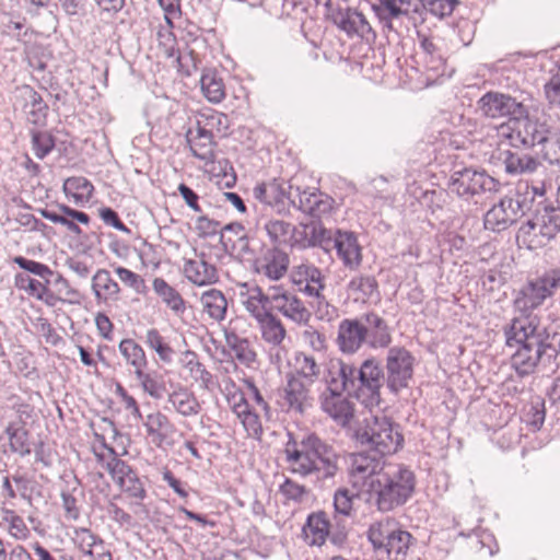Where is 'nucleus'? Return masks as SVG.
<instances>
[{
  "label": "nucleus",
  "instance_id": "40",
  "mask_svg": "<svg viewBox=\"0 0 560 560\" xmlns=\"http://www.w3.org/2000/svg\"><path fill=\"white\" fill-rule=\"evenodd\" d=\"M180 362L185 369L190 371V373H199V380L202 382V387L209 389L210 385L212 384L213 375L206 369L202 363L198 361V354L195 351H184ZM196 380H198V377H196Z\"/></svg>",
  "mask_w": 560,
  "mask_h": 560
},
{
  "label": "nucleus",
  "instance_id": "10",
  "mask_svg": "<svg viewBox=\"0 0 560 560\" xmlns=\"http://www.w3.org/2000/svg\"><path fill=\"white\" fill-rule=\"evenodd\" d=\"M513 295L512 306L515 312L520 313V316L512 319L522 322L536 317L537 315H534L533 312L542 306L548 299L537 278L527 279L518 290L513 291Z\"/></svg>",
  "mask_w": 560,
  "mask_h": 560
},
{
  "label": "nucleus",
  "instance_id": "39",
  "mask_svg": "<svg viewBox=\"0 0 560 560\" xmlns=\"http://www.w3.org/2000/svg\"><path fill=\"white\" fill-rule=\"evenodd\" d=\"M448 194L444 189H431L429 194H425L420 206L435 220H440V213L443 211L447 203Z\"/></svg>",
  "mask_w": 560,
  "mask_h": 560
},
{
  "label": "nucleus",
  "instance_id": "42",
  "mask_svg": "<svg viewBox=\"0 0 560 560\" xmlns=\"http://www.w3.org/2000/svg\"><path fill=\"white\" fill-rule=\"evenodd\" d=\"M544 211L546 220L540 226V234L550 241L560 232V207H553L551 203L544 205Z\"/></svg>",
  "mask_w": 560,
  "mask_h": 560
},
{
  "label": "nucleus",
  "instance_id": "47",
  "mask_svg": "<svg viewBox=\"0 0 560 560\" xmlns=\"http://www.w3.org/2000/svg\"><path fill=\"white\" fill-rule=\"evenodd\" d=\"M18 221L23 226H30V230L33 232H40L42 235L49 241L57 234L52 226L37 219L34 214L21 213Z\"/></svg>",
  "mask_w": 560,
  "mask_h": 560
},
{
  "label": "nucleus",
  "instance_id": "38",
  "mask_svg": "<svg viewBox=\"0 0 560 560\" xmlns=\"http://www.w3.org/2000/svg\"><path fill=\"white\" fill-rule=\"evenodd\" d=\"M293 226L283 220H269L265 223L266 233L272 243V246L281 247L288 245V235L292 234Z\"/></svg>",
  "mask_w": 560,
  "mask_h": 560
},
{
  "label": "nucleus",
  "instance_id": "44",
  "mask_svg": "<svg viewBox=\"0 0 560 560\" xmlns=\"http://www.w3.org/2000/svg\"><path fill=\"white\" fill-rule=\"evenodd\" d=\"M526 327L534 326L536 332L535 337H541L549 342L559 343L560 339V320H555L549 325L540 326V319L538 316L533 317L523 322Z\"/></svg>",
  "mask_w": 560,
  "mask_h": 560
},
{
  "label": "nucleus",
  "instance_id": "56",
  "mask_svg": "<svg viewBox=\"0 0 560 560\" xmlns=\"http://www.w3.org/2000/svg\"><path fill=\"white\" fill-rule=\"evenodd\" d=\"M316 189L317 188H313V190L310 191V188H306L302 191L301 188L299 186H296L294 189L295 190V194H294L295 207L294 208H296L298 210L302 211L303 213H305L306 215L310 217L314 198H316Z\"/></svg>",
  "mask_w": 560,
  "mask_h": 560
},
{
  "label": "nucleus",
  "instance_id": "29",
  "mask_svg": "<svg viewBox=\"0 0 560 560\" xmlns=\"http://www.w3.org/2000/svg\"><path fill=\"white\" fill-rule=\"evenodd\" d=\"M119 352L126 361L135 368V375H139L148 366V360L143 348L133 339H122L118 345Z\"/></svg>",
  "mask_w": 560,
  "mask_h": 560
},
{
  "label": "nucleus",
  "instance_id": "4",
  "mask_svg": "<svg viewBox=\"0 0 560 560\" xmlns=\"http://www.w3.org/2000/svg\"><path fill=\"white\" fill-rule=\"evenodd\" d=\"M365 536L373 552L385 553L387 560H406L411 542L416 540L410 532L390 518L371 523Z\"/></svg>",
  "mask_w": 560,
  "mask_h": 560
},
{
  "label": "nucleus",
  "instance_id": "21",
  "mask_svg": "<svg viewBox=\"0 0 560 560\" xmlns=\"http://www.w3.org/2000/svg\"><path fill=\"white\" fill-rule=\"evenodd\" d=\"M264 259L266 264L262 265L264 275L271 281H279L282 279L290 265L289 254L281 247L272 246L268 248Z\"/></svg>",
  "mask_w": 560,
  "mask_h": 560
},
{
  "label": "nucleus",
  "instance_id": "31",
  "mask_svg": "<svg viewBox=\"0 0 560 560\" xmlns=\"http://www.w3.org/2000/svg\"><path fill=\"white\" fill-rule=\"evenodd\" d=\"M540 165L537 158L528 154H518L505 151L504 167L510 175L532 173Z\"/></svg>",
  "mask_w": 560,
  "mask_h": 560
},
{
  "label": "nucleus",
  "instance_id": "9",
  "mask_svg": "<svg viewBox=\"0 0 560 560\" xmlns=\"http://www.w3.org/2000/svg\"><path fill=\"white\" fill-rule=\"evenodd\" d=\"M478 107L487 117H509L510 122L527 117V107L509 94L489 91L478 101Z\"/></svg>",
  "mask_w": 560,
  "mask_h": 560
},
{
  "label": "nucleus",
  "instance_id": "27",
  "mask_svg": "<svg viewBox=\"0 0 560 560\" xmlns=\"http://www.w3.org/2000/svg\"><path fill=\"white\" fill-rule=\"evenodd\" d=\"M299 225L304 230H311V245L313 247H320L325 252L331 249L335 241L331 231L325 228L322 219L301 221Z\"/></svg>",
  "mask_w": 560,
  "mask_h": 560
},
{
  "label": "nucleus",
  "instance_id": "48",
  "mask_svg": "<svg viewBox=\"0 0 560 560\" xmlns=\"http://www.w3.org/2000/svg\"><path fill=\"white\" fill-rule=\"evenodd\" d=\"M541 284L548 299L552 298L560 289V267L546 269L540 276L536 277Z\"/></svg>",
  "mask_w": 560,
  "mask_h": 560
},
{
  "label": "nucleus",
  "instance_id": "61",
  "mask_svg": "<svg viewBox=\"0 0 560 560\" xmlns=\"http://www.w3.org/2000/svg\"><path fill=\"white\" fill-rule=\"evenodd\" d=\"M478 538V542L481 548H487L490 556H494L499 552V544L492 532L487 528H476L472 530Z\"/></svg>",
  "mask_w": 560,
  "mask_h": 560
},
{
  "label": "nucleus",
  "instance_id": "58",
  "mask_svg": "<svg viewBox=\"0 0 560 560\" xmlns=\"http://www.w3.org/2000/svg\"><path fill=\"white\" fill-rule=\"evenodd\" d=\"M49 280L45 279V282L35 288L34 291H30L28 294L36 298L38 301L44 302L48 306H55L58 301L66 303V300L56 295L50 289H49Z\"/></svg>",
  "mask_w": 560,
  "mask_h": 560
},
{
  "label": "nucleus",
  "instance_id": "16",
  "mask_svg": "<svg viewBox=\"0 0 560 560\" xmlns=\"http://www.w3.org/2000/svg\"><path fill=\"white\" fill-rule=\"evenodd\" d=\"M511 199L504 194L483 215V228L488 231L500 233L513 225L511 220Z\"/></svg>",
  "mask_w": 560,
  "mask_h": 560
},
{
  "label": "nucleus",
  "instance_id": "11",
  "mask_svg": "<svg viewBox=\"0 0 560 560\" xmlns=\"http://www.w3.org/2000/svg\"><path fill=\"white\" fill-rule=\"evenodd\" d=\"M319 442L320 438L316 432H308L300 441L301 450L287 451V462L292 464L300 463L296 471L302 476L319 472L320 468L317 464Z\"/></svg>",
  "mask_w": 560,
  "mask_h": 560
},
{
  "label": "nucleus",
  "instance_id": "30",
  "mask_svg": "<svg viewBox=\"0 0 560 560\" xmlns=\"http://www.w3.org/2000/svg\"><path fill=\"white\" fill-rule=\"evenodd\" d=\"M546 400L536 396L524 407L522 421L533 431L541 429L546 419Z\"/></svg>",
  "mask_w": 560,
  "mask_h": 560
},
{
  "label": "nucleus",
  "instance_id": "7",
  "mask_svg": "<svg viewBox=\"0 0 560 560\" xmlns=\"http://www.w3.org/2000/svg\"><path fill=\"white\" fill-rule=\"evenodd\" d=\"M384 371L381 362L369 357L362 361L358 369L359 387L353 390V397L366 407L378 406L381 398L382 380Z\"/></svg>",
  "mask_w": 560,
  "mask_h": 560
},
{
  "label": "nucleus",
  "instance_id": "60",
  "mask_svg": "<svg viewBox=\"0 0 560 560\" xmlns=\"http://www.w3.org/2000/svg\"><path fill=\"white\" fill-rule=\"evenodd\" d=\"M432 7L430 8V14L433 16L443 20L455 11V9L460 4L459 0H431Z\"/></svg>",
  "mask_w": 560,
  "mask_h": 560
},
{
  "label": "nucleus",
  "instance_id": "37",
  "mask_svg": "<svg viewBox=\"0 0 560 560\" xmlns=\"http://www.w3.org/2000/svg\"><path fill=\"white\" fill-rule=\"evenodd\" d=\"M32 148L37 159L44 160L56 148V137L43 130H31Z\"/></svg>",
  "mask_w": 560,
  "mask_h": 560
},
{
  "label": "nucleus",
  "instance_id": "20",
  "mask_svg": "<svg viewBox=\"0 0 560 560\" xmlns=\"http://www.w3.org/2000/svg\"><path fill=\"white\" fill-rule=\"evenodd\" d=\"M167 402L184 417L198 415L201 410L200 402L195 394L179 383H177L175 389L168 394Z\"/></svg>",
  "mask_w": 560,
  "mask_h": 560
},
{
  "label": "nucleus",
  "instance_id": "25",
  "mask_svg": "<svg viewBox=\"0 0 560 560\" xmlns=\"http://www.w3.org/2000/svg\"><path fill=\"white\" fill-rule=\"evenodd\" d=\"M152 288L159 298L175 313L183 314L186 310V301L180 293L163 278H154Z\"/></svg>",
  "mask_w": 560,
  "mask_h": 560
},
{
  "label": "nucleus",
  "instance_id": "24",
  "mask_svg": "<svg viewBox=\"0 0 560 560\" xmlns=\"http://www.w3.org/2000/svg\"><path fill=\"white\" fill-rule=\"evenodd\" d=\"M200 85L203 96L213 104H219L225 97V86L215 69H205Z\"/></svg>",
  "mask_w": 560,
  "mask_h": 560
},
{
  "label": "nucleus",
  "instance_id": "2",
  "mask_svg": "<svg viewBox=\"0 0 560 560\" xmlns=\"http://www.w3.org/2000/svg\"><path fill=\"white\" fill-rule=\"evenodd\" d=\"M363 428L354 431V438L361 446H366L376 456L384 457L404 447L401 427L387 416H372Z\"/></svg>",
  "mask_w": 560,
  "mask_h": 560
},
{
  "label": "nucleus",
  "instance_id": "45",
  "mask_svg": "<svg viewBox=\"0 0 560 560\" xmlns=\"http://www.w3.org/2000/svg\"><path fill=\"white\" fill-rule=\"evenodd\" d=\"M13 264H15L20 269L37 276L43 279H47V277L54 276L55 271L50 269L49 266L43 264L40 261H36L33 259H28L24 256H14L12 258Z\"/></svg>",
  "mask_w": 560,
  "mask_h": 560
},
{
  "label": "nucleus",
  "instance_id": "57",
  "mask_svg": "<svg viewBox=\"0 0 560 560\" xmlns=\"http://www.w3.org/2000/svg\"><path fill=\"white\" fill-rule=\"evenodd\" d=\"M145 431L149 432L152 428L156 431L171 430L174 432L175 425L170 421L168 417L161 411H156L147 416V421L143 423Z\"/></svg>",
  "mask_w": 560,
  "mask_h": 560
},
{
  "label": "nucleus",
  "instance_id": "50",
  "mask_svg": "<svg viewBox=\"0 0 560 560\" xmlns=\"http://www.w3.org/2000/svg\"><path fill=\"white\" fill-rule=\"evenodd\" d=\"M280 493L287 499L301 503L304 497L308 493L305 486L295 482L293 479L285 477L279 487Z\"/></svg>",
  "mask_w": 560,
  "mask_h": 560
},
{
  "label": "nucleus",
  "instance_id": "32",
  "mask_svg": "<svg viewBox=\"0 0 560 560\" xmlns=\"http://www.w3.org/2000/svg\"><path fill=\"white\" fill-rule=\"evenodd\" d=\"M370 3L371 10L375 16H383L392 20L399 19L401 16L409 18V9L402 8L404 3L411 5V0H377V3Z\"/></svg>",
  "mask_w": 560,
  "mask_h": 560
},
{
  "label": "nucleus",
  "instance_id": "19",
  "mask_svg": "<svg viewBox=\"0 0 560 560\" xmlns=\"http://www.w3.org/2000/svg\"><path fill=\"white\" fill-rule=\"evenodd\" d=\"M351 397H353V392H348L346 398L338 400L329 401L327 398H323V401L319 402L320 409L336 423L346 427L351 422L355 412V406L350 400Z\"/></svg>",
  "mask_w": 560,
  "mask_h": 560
},
{
  "label": "nucleus",
  "instance_id": "12",
  "mask_svg": "<svg viewBox=\"0 0 560 560\" xmlns=\"http://www.w3.org/2000/svg\"><path fill=\"white\" fill-rule=\"evenodd\" d=\"M369 330L362 317L345 318L338 325L337 345L346 354L355 353L364 343H368Z\"/></svg>",
  "mask_w": 560,
  "mask_h": 560
},
{
  "label": "nucleus",
  "instance_id": "1",
  "mask_svg": "<svg viewBox=\"0 0 560 560\" xmlns=\"http://www.w3.org/2000/svg\"><path fill=\"white\" fill-rule=\"evenodd\" d=\"M416 483L415 472L400 464L393 476L380 470L376 476H366L361 486L368 495L365 502L374 501L380 512H389L407 503L415 493Z\"/></svg>",
  "mask_w": 560,
  "mask_h": 560
},
{
  "label": "nucleus",
  "instance_id": "52",
  "mask_svg": "<svg viewBox=\"0 0 560 560\" xmlns=\"http://www.w3.org/2000/svg\"><path fill=\"white\" fill-rule=\"evenodd\" d=\"M62 191L66 196H69V194L73 191L83 192L86 191V194H90V196H93L94 192V186L88 178L83 176H71L65 179L62 185Z\"/></svg>",
  "mask_w": 560,
  "mask_h": 560
},
{
  "label": "nucleus",
  "instance_id": "3",
  "mask_svg": "<svg viewBox=\"0 0 560 560\" xmlns=\"http://www.w3.org/2000/svg\"><path fill=\"white\" fill-rule=\"evenodd\" d=\"M504 346L514 349L511 355V366L520 377L535 373L539 360L534 343L535 327H526L521 319H511L503 326Z\"/></svg>",
  "mask_w": 560,
  "mask_h": 560
},
{
  "label": "nucleus",
  "instance_id": "59",
  "mask_svg": "<svg viewBox=\"0 0 560 560\" xmlns=\"http://www.w3.org/2000/svg\"><path fill=\"white\" fill-rule=\"evenodd\" d=\"M75 534H84L88 536V541L85 538L81 539V548L84 556L89 557H95L97 556V552L93 551V547L96 545H103L104 540L96 534H94L90 528L86 527H80L75 529Z\"/></svg>",
  "mask_w": 560,
  "mask_h": 560
},
{
  "label": "nucleus",
  "instance_id": "49",
  "mask_svg": "<svg viewBox=\"0 0 560 560\" xmlns=\"http://www.w3.org/2000/svg\"><path fill=\"white\" fill-rule=\"evenodd\" d=\"M335 362V369L338 368L337 375L342 385L341 389L353 388L358 381V369L353 364L343 362L341 359H332Z\"/></svg>",
  "mask_w": 560,
  "mask_h": 560
},
{
  "label": "nucleus",
  "instance_id": "51",
  "mask_svg": "<svg viewBox=\"0 0 560 560\" xmlns=\"http://www.w3.org/2000/svg\"><path fill=\"white\" fill-rule=\"evenodd\" d=\"M301 360L303 361L304 365L302 366V369L298 370V375L304 378H308L311 382H313L314 378L318 377L320 373L319 365L317 364L314 357L307 355L301 351L295 352V363H299Z\"/></svg>",
  "mask_w": 560,
  "mask_h": 560
},
{
  "label": "nucleus",
  "instance_id": "22",
  "mask_svg": "<svg viewBox=\"0 0 560 560\" xmlns=\"http://www.w3.org/2000/svg\"><path fill=\"white\" fill-rule=\"evenodd\" d=\"M92 291L96 302L105 303L108 299L118 300L119 284L110 277L106 269H98L92 278Z\"/></svg>",
  "mask_w": 560,
  "mask_h": 560
},
{
  "label": "nucleus",
  "instance_id": "17",
  "mask_svg": "<svg viewBox=\"0 0 560 560\" xmlns=\"http://www.w3.org/2000/svg\"><path fill=\"white\" fill-rule=\"evenodd\" d=\"M361 317L369 330L368 346L372 349L388 348L392 335L386 320L375 312H368Z\"/></svg>",
  "mask_w": 560,
  "mask_h": 560
},
{
  "label": "nucleus",
  "instance_id": "41",
  "mask_svg": "<svg viewBox=\"0 0 560 560\" xmlns=\"http://www.w3.org/2000/svg\"><path fill=\"white\" fill-rule=\"evenodd\" d=\"M319 456L318 459L324 467V475L323 478H334L338 471V464L337 460L339 458V455L334 450L332 445L326 443L320 439L319 442Z\"/></svg>",
  "mask_w": 560,
  "mask_h": 560
},
{
  "label": "nucleus",
  "instance_id": "53",
  "mask_svg": "<svg viewBox=\"0 0 560 560\" xmlns=\"http://www.w3.org/2000/svg\"><path fill=\"white\" fill-rule=\"evenodd\" d=\"M220 225V221L211 219L208 215H200L196 219L195 229L198 232V236L206 240L220 234V231L218 230Z\"/></svg>",
  "mask_w": 560,
  "mask_h": 560
},
{
  "label": "nucleus",
  "instance_id": "26",
  "mask_svg": "<svg viewBox=\"0 0 560 560\" xmlns=\"http://www.w3.org/2000/svg\"><path fill=\"white\" fill-rule=\"evenodd\" d=\"M355 492H351L348 488H338L334 493L332 516H340V518L350 517L353 513V500L361 499L365 494L364 488H354Z\"/></svg>",
  "mask_w": 560,
  "mask_h": 560
},
{
  "label": "nucleus",
  "instance_id": "63",
  "mask_svg": "<svg viewBox=\"0 0 560 560\" xmlns=\"http://www.w3.org/2000/svg\"><path fill=\"white\" fill-rule=\"evenodd\" d=\"M550 79L544 85V93L550 104H556L560 96V69L550 70Z\"/></svg>",
  "mask_w": 560,
  "mask_h": 560
},
{
  "label": "nucleus",
  "instance_id": "14",
  "mask_svg": "<svg viewBox=\"0 0 560 560\" xmlns=\"http://www.w3.org/2000/svg\"><path fill=\"white\" fill-rule=\"evenodd\" d=\"M381 456H376L369 448L351 454V467L349 468V482L352 488H359L366 476H376Z\"/></svg>",
  "mask_w": 560,
  "mask_h": 560
},
{
  "label": "nucleus",
  "instance_id": "55",
  "mask_svg": "<svg viewBox=\"0 0 560 560\" xmlns=\"http://www.w3.org/2000/svg\"><path fill=\"white\" fill-rule=\"evenodd\" d=\"M12 481L18 486L20 497L31 503L32 493L38 483L35 480L28 478L25 474H21L19 470L12 475Z\"/></svg>",
  "mask_w": 560,
  "mask_h": 560
},
{
  "label": "nucleus",
  "instance_id": "6",
  "mask_svg": "<svg viewBox=\"0 0 560 560\" xmlns=\"http://www.w3.org/2000/svg\"><path fill=\"white\" fill-rule=\"evenodd\" d=\"M500 185V182L483 168L472 166L455 170L448 182V188L466 200L481 192L498 191Z\"/></svg>",
  "mask_w": 560,
  "mask_h": 560
},
{
  "label": "nucleus",
  "instance_id": "5",
  "mask_svg": "<svg viewBox=\"0 0 560 560\" xmlns=\"http://www.w3.org/2000/svg\"><path fill=\"white\" fill-rule=\"evenodd\" d=\"M350 525L340 516L328 517L324 510L307 514L302 526V535L306 540L311 535L308 546L322 547L329 541L336 549L343 550L349 542Z\"/></svg>",
  "mask_w": 560,
  "mask_h": 560
},
{
  "label": "nucleus",
  "instance_id": "64",
  "mask_svg": "<svg viewBox=\"0 0 560 560\" xmlns=\"http://www.w3.org/2000/svg\"><path fill=\"white\" fill-rule=\"evenodd\" d=\"M30 432L25 428L22 429L14 438L10 440L11 451L20 454L21 456H27L32 453V448L28 443Z\"/></svg>",
  "mask_w": 560,
  "mask_h": 560
},
{
  "label": "nucleus",
  "instance_id": "62",
  "mask_svg": "<svg viewBox=\"0 0 560 560\" xmlns=\"http://www.w3.org/2000/svg\"><path fill=\"white\" fill-rule=\"evenodd\" d=\"M162 480L167 483V486L180 498H187L189 492L187 490V482L182 481L177 478L172 470L168 468H163L162 470Z\"/></svg>",
  "mask_w": 560,
  "mask_h": 560
},
{
  "label": "nucleus",
  "instance_id": "36",
  "mask_svg": "<svg viewBox=\"0 0 560 560\" xmlns=\"http://www.w3.org/2000/svg\"><path fill=\"white\" fill-rule=\"evenodd\" d=\"M136 378L140 382L142 390L153 399H161L166 392L165 381L156 371H143Z\"/></svg>",
  "mask_w": 560,
  "mask_h": 560
},
{
  "label": "nucleus",
  "instance_id": "43",
  "mask_svg": "<svg viewBox=\"0 0 560 560\" xmlns=\"http://www.w3.org/2000/svg\"><path fill=\"white\" fill-rule=\"evenodd\" d=\"M145 343L156 352L161 361L165 363L172 362L174 350L164 341L158 329L151 328L147 331Z\"/></svg>",
  "mask_w": 560,
  "mask_h": 560
},
{
  "label": "nucleus",
  "instance_id": "34",
  "mask_svg": "<svg viewBox=\"0 0 560 560\" xmlns=\"http://www.w3.org/2000/svg\"><path fill=\"white\" fill-rule=\"evenodd\" d=\"M357 15V8H341L340 5H337L331 24L339 31L343 32L349 38H353L354 35L358 34Z\"/></svg>",
  "mask_w": 560,
  "mask_h": 560
},
{
  "label": "nucleus",
  "instance_id": "13",
  "mask_svg": "<svg viewBox=\"0 0 560 560\" xmlns=\"http://www.w3.org/2000/svg\"><path fill=\"white\" fill-rule=\"evenodd\" d=\"M342 264L350 270H355L362 262V247L359 244L358 235L353 231L336 229L335 241L331 245Z\"/></svg>",
  "mask_w": 560,
  "mask_h": 560
},
{
  "label": "nucleus",
  "instance_id": "35",
  "mask_svg": "<svg viewBox=\"0 0 560 560\" xmlns=\"http://www.w3.org/2000/svg\"><path fill=\"white\" fill-rule=\"evenodd\" d=\"M505 194L508 198L511 199V202L517 205V207H515L516 211L522 209L525 214L532 211L534 202L529 196V194H532L529 191V180H518L515 185L509 187Z\"/></svg>",
  "mask_w": 560,
  "mask_h": 560
},
{
  "label": "nucleus",
  "instance_id": "33",
  "mask_svg": "<svg viewBox=\"0 0 560 560\" xmlns=\"http://www.w3.org/2000/svg\"><path fill=\"white\" fill-rule=\"evenodd\" d=\"M262 339L273 346H280L287 336V330L278 316L272 312L259 323Z\"/></svg>",
  "mask_w": 560,
  "mask_h": 560
},
{
  "label": "nucleus",
  "instance_id": "28",
  "mask_svg": "<svg viewBox=\"0 0 560 560\" xmlns=\"http://www.w3.org/2000/svg\"><path fill=\"white\" fill-rule=\"evenodd\" d=\"M201 302L203 304L205 312H207L211 318L218 322L225 319L228 312V300L221 290L210 289L203 292L201 295Z\"/></svg>",
  "mask_w": 560,
  "mask_h": 560
},
{
  "label": "nucleus",
  "instance_id": "8",
  "mask_svg": "<svg viewBox=\"0 0 560 560\" xmlns=\"http://www.w3.org/2000/svg\"><path fill=\"white\" fill-rule=\"evenodd\" d=\"M416 358L402 346L389 347L386 357V385L392 394L407 388L413 376Z\"/></svg>",
  "mask_w": 560,
  "mask_h": 560
},
{
  "label": "nucleus",
  "instance_id": "46",
  "mask_svg": "<svg viewBox=\"0 0 560 560\" xmlns=\"http://www.w3.org/2000/svg\"><path fill=\"white\" fill-rule=\"evenodd\" d=\"M197 256L200 258L199 264L203 269L201 272V279L199 280L198 277H192L194 279L188 277V281L198 287H206L219 282L220 278L217 266L206 260L205 252H200Z\"/></svg>",
  "mask_w": 560,
  "mask_h": 560
},
{
  "label": "nucleus",
  "instance_id": "15",
  "mask_svg": "<svg viewBox=\"0 0 560 560\" xmlns=\"http://www.w3.org/2000/svg\"><path fill=\"white\" fill-rule=\"evenodd\" d=\"M268 185L269 206L276 209L279 214H288L290 207H295L293 185L284 178H273Z\"/></svg>",
  "mask_w": 560,
  "mask_h": 560
},
{
  "label": "nucleus",
  "instance_id": "23",
  "mask_svg": "<svg viewBox=\"0 0 560 560\" xmlns=\"http://www.w3.org/2000/svg\"><path fill=\"white\" fill-rule=\"evenodd\" d=\"M25 93L27 94V98L24 109L28 115L30 122L35 126L45 125L49 110L48 104L44 101L43 96L30 85L25 86Z\"/></svg>",
  "mask_w": 560,
  "mask_h": 560
},
{
  "label": "nucleus",
  "instance_id": "54",
  "mask_svg": "<svg viewBox=\"0 0 560 560\" xmlns=\"http://www.w3.org/2000/svg\"><path fill=\"white\" fill-rule=\"evenodd\" d=\"M534 343L539 363L545 359L547 362H551L560 355L558 352V345L555 342H549L541 337H535Z\"/></svg>",
  "mask_w": 560,
  "mask_h": 560
},
{
  "label": "nucleus",
  "instance_id": "18",
  "mask_svg": "<svg viewBox=\"0 0 560 560\" xmlns=\"http://www.w3.org/2000/svg\"><path fill=\"white\" fill-rule=\"evenodd\" d=\"M512 124L520 126V131L523 138L528 141L530 148L550 142L552 128L546 121L532 119L528 113L527 117L521 118L520 121H512Z\"/></svg>",
  "mask_w": 560,
  "mask_h": 560
}]
</instances>
